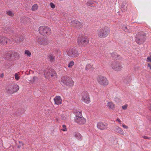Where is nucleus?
<instances>
[{
    "label": "nucleus",
    "instance_id": "f257e3e1",
    "mask_svg": "<svg viewBox=\"0 0 151 151\" xmlns=\"http://www.w3.org/2000/svg\"><path fill=\"white\" fill-rule=\"evenodd\" d=\"M110 32V29L108 27H103L98 29L97 34L100 38H104L107 36Z\"/></svg>",
    "mask_w": 151,
    "mask_h": 151
},
{
    "label": "nucleus",
    "instance_id": "f03ea898",
    "mask_svg": "<svg viewBox=\"0 0 151 151\" xmlns=\"http://www.w3.org/2000/svg\"><path fill=\"white\" fill-rule=\"evenodd\" d=\"M39 31L40 34L42 35L46 36L50 35L51 33L50 29L46 26H42L39 28Z\"/></svg>",
    "mask_w": 151,
    "mask_h": 151
},
{
    "label": "nucleus",
    "instance_id": "7ed1b4c3",
    "mask_svg": "<svg viewBox=\"0 0 151 151\" xmlns=\"http://www.w3.org/2000/svg\"><path fill=\"white\" fill-rule=\"evenodd\" d=\"M146 38V35L143 32H139L136 35L135 41L138 44H141L144 42Z\"/></svg>",
    "mask_w": 151,
    "mask_h": 151
},
{
    "label": "nucleus",
    "instance_id": "20e7f679",
    "mask_svg": "<svg viewBox=\"0 0 151 151\" xmlns=\"http://www.w3.org/2000/svg\"><path fill=\"white\" fill-rule=\"evenodd\" d=\"M97 81L100 85L103 86H106L109 84V81L107 79L103 76H98Z\"/></svg>",
    "mask_w": 151,
    "mask_h": 151
},
{
    "label": "nucleus",
    "instance_id": "39448f33",
    "mask_svg": "<svg viewBox=\"0 0 151 151\" xmlns=\"http://www.w3.org/2000/svg\"><path fill=\"white\" fill-rule=\"evenodd\" d=\"M112 69L115 71H119L123 68L122 64L118 62H114L110 65Z\"/></svg>",
    "mask_w": 151,
    "mask_h": 151
},
{
    "label": "nucleus",
    "instance_id": "423d86ee",
    "mask_svg": "<svg viewBox=\"0 0 151 151\" xmlns=\"http://www.w3.org/2000/svg\"><path fill=\"white\" fill-rule=\"evenodd\" d=\"M81 100L85 103L88 104L90 102L89 95L87 91H83L81 93Z\"/></svg>",
    "mask_w": 151,
    "mask_h": 151
},
{
    "label": "nucleus",
    "instance_id": "0eeeda50",
    "mask_svg": "<svg viewBox=\"0 0 151 151\" xmlns=\"http://www.w3.org/2000/svg\"><path fill=\"white\" fill-rule=\"evenodd\" d=\"M77 42L80 45L85 46L88 44L89 40L85 36H81L78 37Z\"/></svg>",
    "mask_w": 151,
    "mask_h": 151
},
{
    "label": "nucleus",
    "instance_id": "6e6552de",
    "mask_svg": "<svg viewBox=\"0 0 151 151\" xmlns=\"http://www.w3.org/2000/svg\"><path fill=\"white\" fill-rule=\"evenodd\" d=\"M61 82L64 84L70 86H73L74 84V82L71 78L66 76L62 77Z\"/></svg>",
    "mask_w": 151,
    "mask_h": 151
},
{
    "label": "nucleus",
    "instance_id": "1a4fd4ad",
    "mask_svg": "<svg viewBox=\"0 0 151 151\" xmlns=\"http://www.w3.org/2000/svg\"><path fill=\"white\" fill-rule=\"evenodd\" d=\"M44 74L47 78H53L56 77V75L55 71L52 69H49L44 72Z\"/></svg>",
    "mask_w": 151,
    "mask_h": 151
},
{
    "label": "nucleus",
    "instance_id": "9d476101",
    "mask_svg": "<svg viewBox=\"0 0 151 151\" xmlns=\"http://www.w3.org/2000/svg\"><path fill=\"white\" fill-rule=\"evenodd\" d=\"M68 55L70 57L75 58L78 55V51L73 48H70L67 51Z\"/></svg>",
    "mask_w": 151,
    "mask_h": 151
},
{
    "label": "nucleus",
    "instance_id": "9b49d317",
    "mask_svg": "<svg viewBox=\"0 0 151 151\" xmlns=\"http://www.w3.org/2000/svg\"><path fill=\"white\" fill-rule=\"evenodd\" d=\"M7 54L9 55V57H7L6 58H8L9 59H12V60L18 58L19 56V53L14 51H9L7 52Z\"/></svg>",
    "mask_w": 151,
    "mask_h": 151
},
{
    "label": "nucleus",
    "instance_id": "f8f14e48",
    "mask_svg": "<svg viewBox=\"0 0 151 151\" xmlns=\"http://www.w3.org/2000/svg\"><path fill=\"white\" fill-rule=\"evenodd\" d=\"M97 127L101 130H104L108 128V124L106 123L99 122L97 124Z\"/></svg>",
    "mask_w": 151,
    "mask_h": 151
},
{
    "label": "nucleus",
    "instance_id": "ddd939ff",
    "mask_svg": "<svg viewBox=\"0 0 151 151\" xmlns=\"http://www.w3.org/2000/svg\"><path fill=\"white\" fill-rule=\"evenodd\" d=\"M70 24L71 26L78 29L81 28L83 27L82 23L79 21H73L71 22Z\"/></svg>",
    "mask_w": 151,
    "mask_h": 151
},
{
    "label": "nucleus",
    "instance_id": "4468645a",
    "mask_svg": "<svg viewBox=\"0 0 151 151\" xmlns=\"http://www.w3.org/2000/svg\"><path fill=\"white\" fill-rule=\"evenodd\" d=\"M75 121L79 124H85L86 122V119L83 117H75Z\"/></svg>",
    "mask_w": 151,
    "mask_h": 151
},
{
    "label": "nucleus",
    "instance_id": "2eb2a0df",
    "mask_svg": "<svg viewBox=\"0 0 151 151\" xmlns=\"http://www.w3.org/2000/svg\"><path fill=\"white\" fill-rule=\"evenodd\" d=\"M10 40L8 38L3 36H0V44L2 45H6L10 43Z\"/></svg>",
    "mask_w": 151,
    "mask_h": 151
},
{
    "label": "nucleus",
    "instance_id": "dca6fc26",
    "mask_svg": "<svg viewBox=\"0 0 151 151\" xmlns=\"http://www.w3.org/2000/svg\"><path fill=\"white\" fill-rule=\"evenodd\" d=\"M38 42L39 44L44 46L47 45L49 44L48 41L45 38H42L39 40Z\"/></svg>",
    "mask_w": 151,
    "mask_h": 151
},
{
    "label": "nucleus",
    "instance_id": "f3484780",
    "mask_svg": "<svg viewBox=\"0 0 151 151\" xmlns=\"http://www.w3.org/2000/svg\"><path fill=\"white\" fill-rule=\"evenodd\" d=\"M55 104L58 105L62 103V99L60 96H56L54 99Z\"/></svg>",
    "mask_w": 151,
    "mask_h": 151
},
{
    "label": "nucleus",
    "instance_id": "a211bd4d",
    "mask_svg": "<svg viewBox=\"0 0 151 151\" xmlns=\"http://www.w3.org/2000/svg\"><path fill=\"white\" fill-rule=\"evenodd\" d=\"M13 85H10L7 87V92L8 93L12 94L14 92Z\"/></svg>",
    "mask_w": 151,
    "mask_h": 151
},
{
    "label": "nucleus",
    "instance_id": "6ab92c4d",
    "mask_svg": "<svg viewBox=\"0 0 151 151\" xmlns=\"http://www.w3.org/2000/svg\"><path fill=\"white\" fill-rule=\"evenodd\" d=\"M114 131L121 135H124L125 134V133L123 130L118 126H116L115 127Z\"/></svg>",
    "mask_w": 151,
    "mask_h": 151
},
{
    "label": "nucleus",
    "instance_id": "aec40b11",
    "mask_svg": "<svg viewBox=\"0 0 151 151\" xmlns=\"http://www.w3.org/2000/svg\"><path fill=\"white\" fill-rule=\"evenodd\" d=\"M23 39L22 36H17L15 38H14L12 39V40L14 42H15L16 43H18L20 42Z\"/></svg>",
    "mask_w": 151,
    "mask_h": 151
},
{
    "label": "nucleus",
    "instance_id": "412c9836",
    "mask_svg": "<svg viewBox=\"0 0 151 151\" xmlns=\"http://www.w3.org/2000/svg\"><path fill=\"white\" fill-rule=\"evenodd\" d=\"M74 134L75 137L78 140L81 141L82 140V137L80 133L76 132H74Z\"/></svg>",
    "mask_w": 151,
    "mask_h": 151
},
{
    "label": "nucleus",
    "instance_id": "4be33fe9",
    "mask_svg": "<svg viewBox=\"0 0 151 151\" xmlns=\"http://www.w3.org/2000/svg\"><path fill=\"white\" fill-rule=\"evenodd\" d=\"M21 22L22 23H24V24H27L30 21V19L29 18L26 17H22L21 19Z\"/></svg>",
    "mask_w": 151,
    "mask_h": 151
},
{
    "label": "nucleus",
    "instance_id": "5701e85b",
    "mask_svg": "<svg viewBox=\"0 0 151 151\" xmlns=\"http://www.w3.org/2000/svg\"><path fill=\"white\" fill-rule=\"evenodd\" d=\"M107 106L111 109H114L115 108V105L112 102H109L107 103Z\"/></svg>",
    "mask_w": 151,
    "mask_h": 151
},
{
    "label": "nucleus",
    "instance_id": "b1692460",
    "mask_svg": "<svg viewBox=\"0 0 151 151\" xmlns=\"http://www.w3.org/2000/svg\"><path fill=\"white\" fill-rule=\"evenodd\" d=\"M127 4L126 3H123L121 6V10L123 12H125L127 10Z\"/></svg>",
    "mask_w": 151,
    "mask_h": 151
},
{
    "label": "nucleus",
    "instance_id": "393cba45",
    "mask_svg": "<svg viewBox=\"0 0 151 151\" xmlns=\"http://www.w3.org/2000/svg\"><path fill=\"white\" fill-rule=\"evenodd\" d=\"M6 14L11 17H13L14 15V13L12 11L8 10L6 12Z\"/></svg>",
    "mask_w": 151,
    "mask_h": 151
},
{
    "label": "nucleus",
    "instance_id": "a878e982",
    "mask_svg": "<svg viewBox=\"0 0 151 151\" xmlns=\"http://www.w3.org/2000/svg\"><path fill=\"white\" fill-rule=\"evenodd\" d=\"M93 69V65L90 64H88L86 65V70H92Z\"/></svg>",
    "mask_w": 151,
    "mask_h": 151
},
{
    "label": "nucleus",
    "instance_id": "bb28decb",
    "mask_svg": "<svg viewBox=\"0 0 151 151\" xmlns=\"http://www.w3.org/2000/svg\"><path fill=\"white\" fill-rule=\"evenodd\" d=\"M48 57L49 58L50 61L51 62H54L55 60V56L52 54H50L48 55Z\"/></svg>",
    "mask_w": 151,
    "mask_h": 151
},
{
    "label": "nucleus",
    "instance_id": "cd10ccee",
    "mask_svg": "<svg viewBox=\"0 0 151 151\" xmlns=\"http://www.w3.org/2000/svg\"><path fill=\"white\" fill-rule=\"evenodd\" d=\"M75 114L76 116L75 117H77V116L79 117H83L82 112L80 111H77Z\"/></svg>",
    "mask_w": 151,
    "mask_h": 151
},
{
    "label": "nucleus",
    "instance_id": "c85d7f7f",
    "mask_svg": "<svg viewBox=\"0 0 151 151\" xmlns=\"http://www.w3.org/2000/svg\"><path fill=\"white\" fill-rule=\"evenodd\" d=\"M38 5L37 4H35L32 6V10L33 11L36 10L38 9Z\"/></svg>",
    "mask_w": 151,
    "mask_h": 151
},
{
    "label": "nucleus",
    "instance_id": "c756f323",
    "mask_svg": "<svg viewBox=\"0 0 151 151\" xmlns=\"http://www.w3.org/2000/svg\"><path fill=\"white\" fill-rule=\"evenodd\" d=\"M14 77L15 79L17 81L20 78V76L19 75V73H15L14 74Z\"/></svg>",
    "mask_w": 151,
    "mask_h": 151
},
{
    "label": "nucleus",
    "instance_id": "7c9ffc66",
    "mask_svg": "<svg viewBox=\"0 0 151 151\" xmlns=\"http://www.w3.org/2000/svg\"><path fill=\"white\" fill-rule=\"evenodd\" d=\"M14 88V92L17 91L19 88V86L18 85L13 86Z\"/></svg>",
    "mask_w": 151,
    "mask_h": 151
},
{
    "label": "nucleus",
    "instance_id": "2f4dec72",
    "mask_svg": "<svg viewBox=\"0 0 151 151\" xmlns=\"http://www.w3.org/2000/svg\"><path fill=\"white\" fill-rule=\"evenodd\" d=\"M74 65V62L72 61H70L69 63L68 67L70 68H71Z\"/></svg>",
    "mask_w": 151,
    "mask_h": 151
},
{
    "label": "nucleus",
    "instance_id": "473e14b6",
    "mask_svg": "<svg viewBox=\"0 0 151 151\" xmlns=\"http://www.w3.org/2000/svg\"><path fill=\"white\" fill-rule=\"evenodd\" d=\"M63 128L61 129V130L64 131H67V129L66 128V126L65 125H63L62 126Z\"/></svg>",
    "mask_w": 151,
    "mask_h": 151
},
{
    "label": "nucleus",
    "instance_id": "72a5a7b5",
    "mask_svg": "<svg viewBox=\"0 0 151 151\" xmlns=\"http://www.w3.org/2000/svg\"><path fill=\"white\" fill-rule=\"evenodd\" d=\"M25 53L28 56H30L31 55V52L27 50H26L25 51Z\"/></svg>",
    "mask_w": 151,
    "mask_h": 151
},
{
    "label": "nucleus",
    "instance_id": "f704fd0d",
    "mask_svg": "<svg viewBox=\"0 0 151 151\" xmlns=\"http://www.w3.org/2000/svg\"><path fill=\"white\" fill-rule=\"evenodd\" d=\"M150 56L147 58V62H151V53H149Z\"/></svg>",
    "mask_w": 151,
    "mask_h": 151
},
{
    "label": "nucleus",
    "instance_id": "c9c22d12",
    "mask_svg": "<svg viewBox=\"0 0 151 151\" xmlns=\"http://www.w3.org/2000/svg\"><path fill=\"white\" fill-rule=\"evenodd\" d=\"M50 6L52 8L54 9L55 8V4L52 2H51L50 4Z\"/></svg>",
    "mask_w": 151,
    "mask_h": 151
},
{
    "label": "nucleus",
    "instance_id": "e433bc0d",
    "mask_svg": "<svg viewBox=\"0 0 151 151\" xmlns=\"http://www.w3.org/2000/svg\"><path fill=\"white\" fill-rule=\"evenodd\" d=\"M37 77H33L32 79L29 80V81L30 82H34V81H35L37 79Z\"/></svg>",
    "mask_w": 151,
    "mask_h": 151
},
{
    "label": "nucleus",
    "instance_id": "4c0bfd02",
    "mask_svg": "<svg viewBox=\"0 0 151 151\" xmlns=\"http://www.w3.org/2000/svg\"><path fill=\"white\" fill-rule=\"evenodd\" d=\"M5 30H6L7 33H9L11 31V29L8 27L6 28L5 29Z\"/></svg>",
    "mask_w": 151,
    "mask_h": 151
},
{
    "label": "nucleus",
    "instance_id": "58836bf2",
    "mask_svg": "<svg viewBox=\"0 0 151 151\" xmlns=\"http://www.w3.org/2000/svg\"><path fill=\"white\" fill-rule=\"evenodd\" d=\"M127 106L128 105L127 104H125L122 106V108L123 110H126L127 109Z\"/></svg>",
    "mask_w": 151,
    "mask_h": 151
},
{
    "label": "nucleus",
    "instance_id": "ea45409f",
    "mask_svg": "<svg viewBox=\"0 0 151 151\" xmlns=\"http://www.w3.org/2000/svg\"><path fill=\"white\" fill-rule=\"evenodd\" d=\"M122 126L124 128H125V129H127L128 128V126L125 125V124H122Z\"/></svg>",
    "mask_w": 151,
    "mask_h": 151
},
{
    "label": "nucleus",
    "instance_id": "a19ab883",
    "mask_svg": "<svg viewBox=\"0 0 151 151\" xmlns=\"http://www.w3.org/2000/svg\"><path fill=\"white\" fill-rule=\"evenodd\" d=\"M142 137L145 139H150V138L146 136H143Z\"/></svg>",
    "mask_w": 151,
    "mask_h": 151
},
{
    "label": "nucleus",
    "instance_id": "79ce46f5",
    "mask_svg": "<svg viewBox=\"0 0 151 151\" xmlns=\"http://www.w3.org/2000/svg\"><path fill=\"white\" fill-rule=\"evenodd\" d=\"M124 31L125 32H128V30L127 29V28L126 27H124Z\"/></svg>",
    "mask_w": 151,
    "mask_h": 151
},
{
    "label": "nucleus",
    "instance_id": "37998d69",
    "mask_svg": "<svg viewBox=\"0 0 151 151\" xmlns=\"http://www.w3.org/2000/svg\"><path fill=\"white\" fill-rule=\"evenodd\" d=\"M4 74L3 73H2L1 74H0V77L2 78L4 77Z\"/></svg>",
    "mask_w": 151,
    "mask_h": 151
},
{
    "label": "nucleus",
    "instance_id": "c03bdc74",
    "mask_svg": "<svg viewBox=\"0 0 151 151\" xmlns=\"http://www.w3.org/2000/svg\"><path fill=\"white\" fill-rule=\"evenodd\" d=\"M116 121L118 122L120 124H121V121L119 118H117L116 119Z\"/></svg>",
    "mask_w": 151,
    "mask_h": 151
},
{
    "label": "nucleus",
    "instance_id": "a18cd8bd",
    "mask_svg": "<svg viewBox=\"0 0 151 151\" xmlns=\"http://www.w3.org/2000/svg\"><path fill=\"white\" fill-rule=\"evenodd\" d=\"M19 142L20 144H22V146H23L24 145V143L22 142L19 141Z\"/></svg>",
    "mask_w": 151,
    "mask_h": 151
},
{
    "label": "nucleus",
    "instance_id": "49530a36",
    "mask_svg": "<svg viewBox=\"0 0 151 151\" xmlns=\"http://www.w3.org/2000/svg\"><path fill=\"white\" fill-rule=\"evenodd\" d=\"M148 66L150 68V69H151V65L150 63L148 64Z\"/></svg>",
    "mask_w": 151,
    "mask_h": 151
},
{
    "label": "nucleus",
    "instance_id": "de8ad7c7",
    "mask_svg": "<svg viewBox=\"0 0 151 151\" xmlns=\"http://www.w3.org/2000/svg\"><path fill=\"white\" fill-rule=\"evenodd\" d=\"M148 107L150 110H151V105H150V106Z\"/></svg>",
    "mask_w": 151,
    "mask_h": 151
},
{
    "label": "nucleus",
    "instance_id": "09e8293b",
    "mask_svg": "<svg viewBox=\"0 0 151 151\" xmlns=\"http://www.w3.org/2000/svg\"><path fill=\"white\" fill-rule=\"evenodd\" d=\"M8 55H8H7V56L5 57V58H6V59H7V60H8V59H7V58H8V59H9V58H6V57H9V56H8V55Z\"/></svg>",
    "mask_w": 151,
    "mask_h": 151
},
{
    "label": "nucleus",
    "instance_id": "8fccbe9b",
    "mask_svg": "<svg viewBox=\"0 0 151 151\" xmlns=\"http://www.w3.org/2000/svg\"><path fill=\"white\" fill-rule=\"evenodd\" d=\"M20 147H21V146H18V148H20Z\"/></svg>",
    "mask_w": 151,
    "mask_h": 151
},
{
    "label": "nucleus",
    "instance_id": "3c124183",
    "mask_svg": "<svg viewBox=\"0 0 151 151\" xmlns=\"http://www.w3.org/2000/svg\"><path fill=\"white\" fill-rule=\"evenodd\" d=\"M62 118L63 120H65V118Z\"/></svg>",
    "mask_w": 151,
    "mask_h": 151
},
{
    "label": "nucleus",
    "instance_id": "603ef678",
    "mask_svg": "<svg viewBox=\"0 0 151 151\" xmlns=\"http://www.w3.org/2000/svg\"><path fill=\"white\" fill-rule=\"evenodd\" d=\"M87 4H88V5H89V6L90 5L89 4V3H88H88H87Z\"/></svg>",
    "mask_w": 151,
    "mask_h": 151
}]
</instances>
